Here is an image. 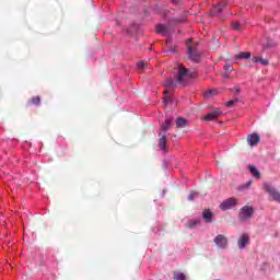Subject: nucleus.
I'll list each match as a JSON object with an SVG mask.
<instances>
[{
    "label": "nucleus",
    "instance_id": "obj_1",
    "mask_svg": "<svg viewBox=\"0 0 280 280\" xmlns=\"http://www.w3.org/2000/svg\"><path fill=\"white\" fill-rule=\"evenodd\" d=\"M177 78H176V84H179V86H187L194 78H196V73L189 71V69L185 68V66L177 63Z\"/></svg>",
    "mask_w": 280,
    "mask_h": 280
},
{
    "label": "nucleus",
    "instance_id": "obj_2",
    "mask_svg": "<svg viewBox=\"0 0 280 280\" xmlns=\"http://www.w3.org/2000/svg\"><path fill=\"white\" fill-rule=\"evenodd\" d=\"M186 45L188 47L187 54L189 60H192V62H200V58L202 54L200 51L196 50V47H198V42H195L194 38H189L186 42Z\"/></svg>",
    "mask_w": 280,
    "mask_h": 280
},
{
    "label": "nucleus",
    "instance_id": "obj_3",
    "mask_svg": "<svg viewBox=\"0 0 280 280\" xmlns=\"http://www.w3.org/2000/svg\"><path fill=\"white\" fill-rule=\"evenodd\" d=\"M254 214L255 209H253V207L250 206H245L241 208L238 219L241 220V222H247V220H250V218H253Z\"/></svg>",
    "mask_w": 280,
    "mask_h": 280
},
{
    "label": "nucleus",
    "instance_id": "obj_4",
    "mask_svg": "<svg viewBox=\"0 0 280 280\" xmlns=\"http://www.w3.org/2000/svg\"><path fill=\"white\" fill-rule=\"evenodd\" d=\"M264 187H265V191H267V194H269L270 198L272 200H275V202H279V205H280V192H279V190H277V188L272 187L269 184H265Z\"/></svg>",
    "mask_w": 280,
    "mask_h": 280
},
{
    "label": "nucleus",
    "instance_id": "obj_5",
    "mask_svg": "<svg viewBox=\"0 0 280 280\" xmlns=\"http://www.w3.org/2000/svg\"><path fill=\"white\" fill-rule=\"evenodd\" d=\"M235 206H237V199L229 198L220 203L219 209H221V211H229V209H233Z\"/></svg>",
    "mask_w": 280,
    "mask_h": 280
},
{
    "label": "nucleus",
    "instance_id": "obj_6",
    "mask_svg": "<svg viewBox=\"0 0 280 280\" xmlns=\"http://www.w3.org/2000/svg\"><path fill=\"white\" fill-rule=\"evenodd\" d=\"M250 244V235L243 233L237 240V246L240 250H244Z\"/></svg>",
    "mask_w": 280,
    "mask_h": 280
},
{
    "label": "nucleus",
    "instance_id": "obj_7",
    "mask_svg": "<svg viewBox=\"0 0 280 280\" xmlns=\"http://www.w3.org/2000/svg\"><path fill=\"white\" fill-rule=\"evenodd\" d=\"M213 242L218 248L224 249L229 246V238L222 234L217 235Z\"/></svg>",
    "mask_w": 280,
    "mask_h": 280
},
{
    "label": "nucleus",
    "instance_id": "obj_8",
    "mask_svg": "<svg viewBox=\"0 0 280 280\" xmlns=\"http://www.w3.org/2000/svg\"><path fill=\"white\" fill-rule=\"evenodd\" d=\"M222 115V110L214 109L213 112L209 113L208 115L203 116V121H214V119H218Z\"/></svg>",
    "mask_w": 280,
    "mask_h": 280
},
{
    "label": "nucleus",
    "instance_id": "obj_9",
    "mask_svg": "<svg viewBox=\"0 0 280 280\" xmlns=\"http://www.w3.org/2000/svg\"><path fill=\"white\" fill-rule=\"evenodd\" d=\"M259 141H261V137L257 133H252L247 136V143L248 145H252V148L257 145Z\"/></svg>",
    "mask_w": 280,
    "mask_h": 280
},
{
    "label": "nucleus",
    "instance_id": "obj_10",
    "mask_svg": "<svg viewBox=\"0 0 280 280\" xmlns=\"http://www.w3.org/2000/svg\"><path fill=\"white\" fill-rule=\"evenodd\" d=\"M127 34H130L131 36L135 34H143V28H141L139 24H132L129 28H127Z\"/></svg>",
    "mask_w": 280,
    "mask_h": 280
},
{
    "label": "nucleus",
    "instance_id": "obj_11",
    "mask_svg": "<svg viewBox=\"0 0 280 280\" xmlns=\"http://www.w3.org/2000/svg\"><path fill=\"white\" fill-rule=\"evenodd\" d=\"M165 86L167 89L164 90V95H172V93H174V80L172 78L167 79L165 82Z\"/></svg>",
    "mask_w": 280,
    "mask_h": 280
},
{
    "label": "nucleus",
    "instance_id": "obj_12",
    "mask_svg": "<svg viewBox=\"0 0 280 280\" xmlns=\"http://www.w3.org/2000/svg\"><path fill=\"white\" fill-rule=\"evenodd\" d=\"M248 170L254 178H256L257 180H259V178H261V172H259V170H257V166L248 165Z\"/></svg>",
    "mask_w": 280,
    "mask_h": 280
},
{
    "label": "nucleus",
    "instance_id": "obj_13",
    "mask_svg": "<svg viewBox=\"0 0 280 280\" xmlns=\"http://www.w3.org/2000/svg\"><path fill=\"white\" fill-rule=\"evenodd\" d=\"M183 23H187V11H182L176 19L177 25H183Z\"/></svg>",
    "mask_w": 280,
    "mask_h": 280
},
{
    "label": "nucleus",
    "instance_id": "obj_14",
    "mask_svg": "<svg viewBox=\"0 0 280 280\" xmlns=\"http://www.w3.org/2000/svg\"><path fill=\"white\" fill-rule=\"evenodd\" d=\"M158 145L160 148V150H162L163 152H166L167 150V140L165 138V136H161Z\"/></svg>",
    "mask_w": 280,
    "mask_h": 280
},
{
    "label": "nucleus",
    "instance_id": "obj_15",
    "mask_svg": "<svg viewBox=\"0 0 280 280\" xmlns=\"http://www.w3.org/2000/svg\"><path fill=\"white\" fill-rule=\"evenodd\" d=\"M202 218L205 222H208V223L213 222V212L210 210H203Z\"/></svg>",
    "mask_w": 280,
    "mask_h": 280
},
{
    "label": "nucleus",
    "instance_id": "obj_16",
    "mask_svg": "<svg viewBox=\"0 0 280 280\" xmlns=\"http://www.w3.org/2000/svg\"><path fill=\"white\" fill-rule=\"evenodd\" d=\"M248 58H250V51H244L235 55L234 60H248Z\"/></svg>",
    "mask_w": 280,
    "mask_h": 280
},
{
    "label": "nucleus",
    "instance_id": "obj_17",
    "mask_svg": "<svg viewBox=\"0 0 280 280\" xmlns=\"http://www.w3.org/2000/svg\"><path fill=\"white\" fill-rule=\"evenodd\" d=\"M40 105V96H33L27 101V106H39Z\"/></svg>",
    "mask_w": 280,
    "mask_h": 280
},
{
    "label": "nucleus",
    "instance_id": "obj_18",
    "mask_svg": "<svg viewBox=\"0 0 280 280\" xmlns=\"http://www.w3.org/2000/svg\"><path fill=\"white\" fill-rule=\"evenodd\" d=\"M155 32H156V34H168L170 28L167 26H165V25L159 24L155 27Z\"/></svg>",
    "mask_w": 280,
    "mask_h": 280
},
{
    "label": "nucleus",
    "instance_id": "obj_19",
    "mask_svg": "<svg viewBox=\"0 0 280 280\" xmlns=\"http://www.w3.org/2000/svg\"><path fill=\"white\" fill-rule=\"evenodd\" d=\"M187 124H189V121H187V119H185L183 117L176 118V128H185V126H187Z\"/></svg>",
    "mask_w": 280,
    "mask_h": 280
},
{
    "label": "nucleus",
    "instance_id": "obj_20",
    "mask_svg": "<svg viewBox=\"0 0 280 280\" xmlns=\"http://www.w3.org/2000/svg\"><path fill=\"white\" fill-rule=\"evenodd\" d=\"M231 27L232 30H234V32H242L244 30V25H242L240 22L237 21H233L231 23Z\"/></svg>",
    "mask_w": 280,
    "mask_h": 280
},
{
    "label": "nucleus",
    "instance_id": "obj_21",
    "mask_svg": "<svg viewBox=\"0 0 280 280\" xmlns=\"http://www.w3.org/2000/svg\"><path fill=\"white\" fill-rule=\"evenodd\" d=\"M272 47H277V43L272 40L271 38H267V44L262 46V49H270Z\"/></svg>",
    "mask_w": 280,
    "mask_h": 280
},
{
    "label": "nucleus",
    "instance_id": "obj_22",
    "mask_svg": "<svg viewBox=\"0 0 280 280\" xmlns=\"http://www.w3.org/2000/svg\"><path fill=\"white\" fill-rule=\"evenodd\" d=\"M163 104L164 106H172V104H174V98L170 96V94H166L163 98Z\"/></svg>",
    "mask_w": 280,
    "mask_h": 280
},
{
    "label": "nucleus",
    "instance_id": "obj_23",
    "mask_svg": "<svg viewBox=\"0 0 280 280\" xmlns=\"http://www.w3.org/2000/svg\"><path fill=\"white\" fill-rule=\"evenodd\" d=\"M172 121H174V118H167L164 122V125H162V130L165 132L167 131V129L170 128Z\"/></svg>",
    "mask_w": 280,
    "mask_h": 280
},
{
    "label": "nucleus",
    "instance_id": "obj_24",
    "mask_svg": "<svg viewBox=\"0 0 280 280\" xmlns=\"http://www.w3.org/2000/svg\"><path fill=\"white\" fill-rule=\"evenodd\" d=\"M237 102H240V98H237V96H235L233 100L228 101L225 106H228L229 108L235 106V104H237Z\"/></svg>",
    "mask_w": 280,
    "mask_h": 280
},
{
    "label": "nucleus",
    "instance_id": "obj_25",
    "mask_svg": "<svg viewBox=\"0 0 280 280\" xmlns=\"http://www.w3.org/2000/svg\"><path fill=\"white\" fill-rule=\"evenodd\" d=\"M198 224H200V219L190 220V221L188 222V228H189V229H194V228L198 226Z\"/></svg>",
    "mask_w": 280,
    "mask_h": 280
},
{
    "label": "nucleus",
    "instance_id": "obj_26",
    "mask_svg": "<svg viewBox=\"0 0 280 280\" xmlns=\"http://www.w3.org/2000/svg\"><path fill=\"white\" fill-rule=\"evenodd\" d=\"M226 5V1H223L222 4H218L213 8L214 12L213 13H220L222 12V8Z\"/></svg>",
    "mask_w": 280,
    "mask_h": 280
},
{
    "label": "nucleus",
    "instance_id": "obj_27",
    "mask_svg": "<svg viewBox=\"0 0 280 280\" xmlns=\"http://www.w3.org/2000/svg\"><path fill=\"white\" fill-rule=\"evenodd\" d=\"M231 91H233L234 95L237 97V95H240V93L242 92V88H240V85H236L232 88Z\"/></svg>",
    "mask_w": 280,
    "mask_h": 280
},
{
    "label": "nucleus",
    "instance_id": "obj_28",
    "mask_svg": "<svg viewBox=\"0 0 280 280\" xmlns=\"http://www.w3.org/2000/svg\"><path fill=\"white\" fill-rule=\"evenodd\" d=\"M198 198V192L197 191H191L188 196V200L194 201Z\"/></svg>",
    "mask_w": 280,
    "mask_h": 280
},
{
    "label": "nucleus",
    "instance_id": "obj_29",
    "mask_svg": "<svg viewBox=\"0 0 280 280\" xmlns=\"http://www.w3.org/2000/svg\"><path fill=\"white\" fill-rule=\"evenodd\" d=\"M176 280H187V275L179 272L176 275Z\"/></svg>",
    "mask_w": 280,
    "mask_h": 280
},
{
    "label": "nucleus",
    "instance_id": "obj_30",
    "mask_svg": "<svg viewBox=\"0 0 280 280\" xmlns=\"http://www.w3.org/2000/svg\"><path fill=\"white\" fill-rule=\"evenodd\" d=\"M138 69H145L148 67V63L145 61H139L137 63Z\"/></svg>",
    "mask_w": 280,
    "mask_h": 280
},
{
    "label": "nucleus",
    "instance_id": "obj_31",
    "mask_svg": "<svg viewBox=\"0 0 280 280\" xmlns=\"http://www.w3.org/2000/svg\"><path fill=\"white\" fill-rule=\"evenodd\" d=\"M211 95H215V91H214V90H210V91H208V92L205 93V97H206V98L211 97Z\"/></svg>",
    "mask_w": 280,
    "mask_h": 280
},
{
    "label": "nucleus",
    "instance_id": "obj_32",
    "mask_svg": "<svg viewBox=\"0 0 280 280\" xmlns=\"http://www.w3.org/2000/svg\"><path fill=\"white\" fill-rule=\"evenodd\" d=\"M224 71H233V66L225 63V66L223 67Z\"/></svg>",
    "mask_w": 280,
    "mask_h": 280
},
{
    "label": "nucleus",
    "instance_id": "obj_33",
    "mask_svg": "<svg viewBox=\"0 0 280 280\" xmlns=\"http://www.w3.org/2000/svg\"><path fill=\"white\" fill-rule=\"evenodd\" d=\"M259 62H260V65H262V67H268V60L267 59L260 58Z\"/></svg>",
    "mask_w": 280,
    "mask_h": 280
},
{
    "label": "nucleus",
    "instance_id": "obj_34",
    "mask_svg": "<svg viewBox=\"0 0 280 280\" xmlns=\"http://www.w3.org/2000/svg\"><path fill=\"white\" fill-rule=\"evenodd\" d=\"M260 59H261V58H259V57H254V58H252V61H253V62H259Z\"/></svg>",
    "mask_w": 280,
    "mask_h": 280
},
{
    "label": "nucleus",
    "instance_id": "obj_35",
    "mask_svg": "<svg viewBox=\"0 0 280 280\" xmlns=\"http://www.w3.org/2000/svg\"><path fill=\"white\" fill-rule=\"evenodd\" d=\"M222 77L228 80V78H230L229 73H223Z\"/></svg>",
    "mask_w": 280,
    "mask_h": 280
},
{
    "label": "nucleus",
    "instance_id": "obj_36",
    "mask_svg": "<svg viewBox=\"0 0 280 280\" xmlns=\"http://www.w3.org/2000/svg\"><path fill=\"white\" fill-rule=\"evenodd\" d=\"M252 184H253V182L249 180V182L246 184V186H247V187H250Z\"/></svg>",
    "mask_w": 280,
    "mask_h": 280
},
{
    "label": "nucleus",
    "instance_id": "obj_37",
    "mask_svg": "<svg viewBox=\"0 0 280 280\" xmlns=\"http://www.w3.org/2000/svg\"><path fill=\"white\" fill-rule=\"evenodd\" d=\"M167 16H168V14H167V12H165L164 19H167Z\"/></svg>",
    "mask_w": 280,
    "mask_h": 280
},
{
    "label": "nucleus",
    "instance_id": "obj_38",
    "mask_svg": "<svg viewBox=\"0 0 280 280\" xmlns=\"http://www.w3.org/2000/svg\"><path fill=\"white\" fill-rule=\"evenodd\" d=\"M173 279H176V272H174V277H173Z\"/></svg>",
    "mask_w": 280,
    "mask_h": 280
},
{
    "label": "nucleus",
    "instance_id": "obj_39",
    "mask_svg": "<svg viewBox=\"0 0 280 280\" xmlns=\"http://www.w3.org/2000/svg\"><path fill=\"white\" fill-rule=\"evenodd\" d=\"M177 34H183V32H180V31H177Z\"/></svg>",
    "mask_w": 280,
    "mask_h": 280
},
{
    "label": "nucleus",
    "instance_id": "obj_40",
    "mask_svg": "<svg viewBox=\"0 0 280 280\" xmlns=\"http://www.w3.org/2000/svg\"><path fill=\"white\" fill-rule=\"evenodd\" d=\"M166 43H170V38L166 39Z\"/></svg>",
    "mask_w": 280,
    "mask_h": 280
}]
</instances>
